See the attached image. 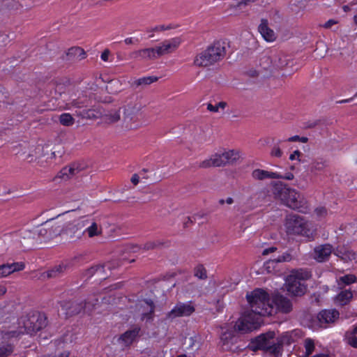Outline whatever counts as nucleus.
Masks as SVG:
<instances>
[{
  "label": "nucleus",
  "instance_id": "nucleus-16",
  "mask_svg": "<svg viewBox=\"0 0 357 357\" xmlns=\"http://www.w3.org/2000/svg\"><path fill=\"white\" fill-rule=\"evenodd\" d=\"M287 291L294 296H301L307 291V286L305 282L299 280L288 279Z\"/></svg>",
  "mask_w": 357,
  "mask_h": 357
},
{
  "label": "nucleus",
  "instance_id": "nucleus-4",
  "mask_svg": "<svg viewBox=\"0 0 357 357\" xmlns=\"http://www.w3.org/2000/svg\"><path fill=\"white\" fill-rule=\"evenodd\" d=\"M228 44L222 40L214 41L207 48L197 54L194 59V65L198 67H208L222 61L226 56Z\"/></svg>",
  "mask_w": 357,
  "mask_h": 357
},
{
  "label": "nucleus",
  "instance_id": "nucleus-5",
  "mask_svg": "<svg viewBox=\"0 0 357 357\" xmlns=\"http://www.w3.org/2000/svg\"><path fill=\"white\" fill-rule=\"evenodd\" d=\"M285 227L289 234L300 235L307 238L312 237L313 232L309 222L298 215L287 216Z\"/></svg>",
  "mask_w": 357,
  "mask_h": 357
},
{
  "label": "nucleus",
  "instance_id": "nucleus-46",
  "mask_svg": "<svg viewBox=\"0 0 357 357\" xmlns=\"http://www.w3.org/2000/svg\"><path fill=\"white\" fill-rule=\"evenodd\" d=\"M305 354L307 356H310L312 354L314 350V341L310 338H307L305 340Z\"/></svg>",
  "mask_w": 357,
  "mask_h": 357
},
{
  "label": "nucleus",
  "instance_id": "nucleus-23",
  "mask_svg": "<svg viewBox=\"0 0 357 357\" xmlns=\"http://www.w3.org/2000/svg\"><path fill=\"white\" fill-rule=\"evenodd\" d=\"M334 254L344 262L356 260L357 254L351 250L345 248L344 245L337 246L334 250Z\"/></svg>",
  "mask_w": 357,
  "mask_h": 357
},
{
  "label": "nucleus",
  "instance_id": "nucleus-52",
  "mask_svg": "<svg viewBox=\"0 0 357 357\" xmlns=\"http://www.w3.org/2000/svg\"><path fill=\"white\" fill-rule=\"evenodd\" d=\"M174 50H176L181 44V40L180 38H174L169 40H167Z\"/></svg>",
  "mask_w": 357,
  "mask_h": 357
},
{
  "label": "nucleus",
  "instance_id": "nucleus-11",
  "mask_svg": "<svg viewBox=\"0 0 357 357\" xmlns=\"http://www.w3.org/2000/svg\"><path fill=\"white\" fill-rule=\"evenodd\" d=\"M272 303L274 304L273 314L278 312L288 314L292 311V303L291 301L280 294L273 296Z\"/></svg>",
  "mask_w": 357,
  "mask_h": 357
},
{
  "label": "nucleus",
  "instance_id": "nucleus-17",
  "mask_svg": "<svg viewBox=\"0 0 357 357\" xmlns=\"http://www.w3.org/2000/svg\"><path fill=\"white\" fill-rule=\"evenodd\" d=\"M339 316L340 313L337 310L335 309H325L318 313L317 318L320 325H322L324 324H328L334 323L339 318Z\"/></svg>",
  "mask_w": 357,
  "mask_h": 357
},
{
  "label": "nucleus",
  "instance_id": "nucleus-32",
  "mask_svg": "<svg viewBox=\"0 0 357 357\" xmlns=\"http://www.w3.org/2000/svg\"><path fill=\"white\" fill-rule=\"evenodd\" d=\"M145 303L149 307V310L142 314V320L146 319L147 321H152L153 320L155 305L151 300H146Z\"/></svg>",
  "mask_w": 357,
  "mask_h": 357
},
{
  "label": "nucleus",
  "instance_id": "nucleus-62",
  "mask_svg": "<svg viewBox=\"0 0 357 357\" xmlns=\"http://www.w3.org/2000/svg\"><path fill=\"white\" fill-rule=\"evenodd\" d=\"M109 55V50H107V49L105 50L101 54V56H100L101 59L105 61H107L108 60Z\"/></svg>",
  "mask_w": 357,
  "mask_h": 357
},
{
  "label": "nucleus",
  "instance_id": "nucleus-21",
  "mask_svg": "<svg viewBox=\"0 0 357 357\" xmlns=\"http://www.w3.org/2000/svg\"><path fill=\"white\" fill-rule=\"evenodd\" d=\"M82 169L83 167H82L79 164L73 163L69 167L62 168L58 173L57 176L64 181H68L73 176L79 174Z\"/></svg>",
  "mask_w": 357,
  "mask_h": 357
},
{
  "label": "nucleus",
  "instance_id": "nucleus-31",
  "mask_svg": "<svg viewBox=\"0 0 357 357\" xmlns=\"http://www.w3.org/2000/svg\"><path fill=\"white\" fill-rule=\"evenodd\" d=\"M83 302V312L91 313L98 303V298L95 296H89Z\"/></svg>",
  "mask_w": 357,
  "mask_h": 357
},
{
  "label": "nucleus",
  "instance_id": "nucleus-25",
  "mask_svg": "<svg viewBox=\"0 0 357 357\" xmlns=\"http://www.w3.org/2000/svg\"><path fill=\"white\" fill-rule=\"evenodd\" d=\"M259 31L262 37L268 42L274 41L275 35L274 31L268 27V22L266 19H261V23L258 27Z\"/></svg>",
  "mask_w": 357,
  "mask_h": 357
},
{
  "label": "nucleus",
  "instance_id": "nucleus-42",
  "mask_svg": "<svg viewBox=\"0 0 357 357\" xmlns=\"http://www.w3.org/2000/svg\"><path fill=\"white\" fill-rule=\"evenodd\" d=\"M50 234H51V238H53L61 234L62 231V227L61 225H59L57 223L52 224L51 221H50Z\"/></svg>",
  "mask_w": 357,
  "mask_h": 357
},
{
  "label": "nucleus",
  "instance_id": "nucleus-22",
  "mask_svg": "<svg viewBox=\"0 0 357 357\" xmlns=\"http://www.w3.org/2000/svg\"><path fill=\"white\" fill-rule=\"evenodd\" d=\"M25 264L23 262L3 264L0 266V277L5 278L14 272L24 270Z\"/></svg>",
  "mask_w": 357,
  "mask_h": 357
},
{
  "label": "nucleus",
  "instance_id": "nucleus-50",
  "mask_svg": "<svg viewBox=\"0 0 357 357\" xmlns=\"http://www.w3.org/2000/svg\"><path fill=\"white\" fill-rule=\"evenodd\" d=\"M204 215L200 214H195L192 217H187L186 220L183 222L184 228L188 227L190 225H192L194 222L196 221L197 218H202Z\"/></svg>",
  "mask_w": 357,
  "mask_h": 357
},
{
  "label": "nucleus",
  "instance_id": "nucleus-12",
  "mask_svg": "<svg viewBox=\"0 0 357 357\" xmlns=\"http://www.w3.org/2000/svg\"><path fill=\"white\" fill-rule=\"evenodd\" d=\"M59 304L66 317H73L83 312V302L82 301H62Z\"/></svg>",
  "mask_w": 357,
  "mask_h": 357
},
{
  "label": "nucleus",
  "instance_id": "nucleus-49",
  "mask_svg": "<svg viewBox=\"0 0 357 357\" xmlns=\"http://www.w3.org/2000/svg\"><path fill=\"white\" fill-rule=\"evenodd\" d=\"M283 142L282 140H278V142L273 147L271 155L277 158H280L282 155V151L280 149L279 144Z\"/></svg>",
  "mask_w": 357,
  "mask_h": 357
},
{
  "label": "nucleus",
  "instance_id": "nucleus-64",
  "mask_svg": "<svg viewBox=\"0 0 357 357\" xmlns=\"http://www.w3.org/2000/svg\"><path fill=\"white\" fill-rule=\"evenodd\" d=\"M139 176L138 174H134L132 176V178H131V182L134 184V185H137L139 183Z\"/></svg>",
  "mask_w": 357,
  "mask_h": 357
},
{
  "label": "nucleus",
  "instance_id": "nucleus-54",
  "mask_svg": "<svg viewBox=\"0 0 357 357\" xmlns=\"http://www.w3.org/2000/svg\"><path fill=\"white\" fill-rule=\"evenodd\" d=\"M129 58L131 59H142V50L132 52L129 54Z\"/></svg>",
  "mask_w": 357,
  "mask_h": 357
},
{
  "label": "nucleus",
  "instance_id": "nucleus-26",
  "mask_svg": "<svg viewBox=\"0 0 357 357\" xmlns=\"http://www.w3.org/2000/svg\"><path fill=\"white\" fill-rule=\"evenodd\" d=\"M66 60L73 62L77 60H82L86 57L85 51L79 47H73L68 49L66 54Z\"/></svg>",
  "mask_w": 357,
  "mask_h": 357
},
{
  "label": "nucleus",
  "instance_id": "nucleus-57",
  "mask_svg": "<svg viewBox=\"0 0 357 357\" xmlns=\"http://www.w3.org/2000/svg\"><path fill=\"white\" fill-rule=\"evenodd\" d=\"M168 27L165 26L164 25L156 26L154 28L147 29V32H153V31H162L168 29Z\"/></svg>",
  "mask_w": 357,
  "mask_h": 357
},
{
  "label": "nucleus",
  "instance_id": "nucleus-27",
  "mask_svg": "<svg viewBox=\"0 0 357 357\" xmlns=\"http://www.w3.org/2000/svg\"><path fill=\"white\" fill-rule=\"evenodd\" d=\"M140 331L141 328L139 326H135L133 328L128 330L123 333L121 335L120 340L123 342L126 346H129L139 335Z\"/></svg>",
  "mask_w": 357,
  "mask_h": 357
},
{
  "label": "nucleus",
  "instance_id": "nucleus-18",
  "mask_svg": "<svg viewBox=\"0 0 357 357\" xmlns=\"http://www.w3.org/2000/svg\"><path fill=\"white\" fill-rule=\"evenodd\" d=\"M19 242L24 250L31 249V247L37 241L33 229L21 231L19 234Z\"/></svg>",
  "mask_w": 357,
  "mask_h": 357
},
{
  "label": "nucleus",
  "instance_id": "nucleus-53",
  "mask_svg": "<svg viewBox=\"0 0 357 357\" xmlns=\"http://www.w3.org/2000/svg\"><path fill=\"white\" fill-rule=\"evenodd\" d=\"M256 0H236L235 8H242L243 6H248L250 3L255 2Z\"/></svg>",
  "mask_w": 357,
  "mask_h": 357
},
{
  "label": "nucleus",
  "instance_id": "nucleus-28",
  "mask_svg": "<svg viewBox=\"0 0 357 357\" xmlns=\"http://www.w3.org/2000/svg\"><path fill=\"white\" fill-rule=\"evenodd\" d=\"M50 220L45 223L33 228L34 233L36 234L37 241H41V238L51 239V234H50Z\"/></svg>",
  "mask_w": 357,
  "mask_h": 357
},
{
  "label": "nucleus",
  "instance_id": "nucleus-43",
  "mask_svg": "<svg viewBox=\"0 0 357 357\" xmlns=\"http://www.w3.org/2000/svg\"><path fill=\"white\" fill-rule=\"evenodd\" d=\"M14 351L13 346L10 344H7L0 347V357H8L10 356Z\"/></svg>",
  "mask_w": 357,
  "mask_h": 357
},
{
  "label": "nucleus",
  "instance_id": "nucleus-20",
  "mask_svg": "<svg viewBox=\"0 0 357 357\" xmlns=\"http://www.w3.org/2000/svg\"><path fill=\"white\" fill-rule=\"evenodd\" d=\"M334 250L330 244H324L314 248V259L318 262L327 261Z\"/></svg>",
  "mask_w": 357,
  "mask_h": 357
},
{
  "label": "nucleus",
  "instance_id": "nucleus-37",
  "mask_svg": "<svg viewBox=\"0 0 357 357\" xmlns=\"http://www.w3.org/2000/svg\"><path fill=\"white\" fill-rule=\"evenodd\" d=\"M142 59H154L157 56L156 47L142 49Z\"/></svg>",
  "mask_w": 357,
  "mask_h": 357
},
{
  "label": "nucleus",
  "instance_id": "nucleus-29",
  "mask_svg": "<svg viewBox=\"0 0 357 357\" xmlns=\"http://www.w3.org/2000/svg\"><path fill=\"white\" fill-rule=\"evenodd\" d=\"M252 176L256 179L262 181L266 178H278L282 177V175L273 172H268L264 169H256L252 172Z\"/></svg>",
  "mask_w": 357,
  "mask_h": 357
},
{
  "label": "nucleus",
  "instance_id": "nucleus-7",
  "mask_svg": "<svg viewBox=\"0 0 357 357\" xmlns=\"http://www.w3.org/2000/svg\"><path fill=\"white\" fill-rule=\"evenodd\" d=\"M23 326L27 333H36L44 328L47 324V317L45 314L38 312H29L23 318Z\"/></svg>",
  "mask_w": 357,
  "mask_h": 357
},
{
  "label": "nucleus",
  "instance_id": "nucleus-35",
  "mask_svg": "<svg viewBox=\"0 0 357 357\" xmlns=\"http://www.w3.org/2000/svg\"><path fill=\"white\" fill-rule=\"evenodd\" d=\"M156 50L158 57L174 51L167 40L164 41L161 46L156 47Z\"/></svg>",
  "mask_w": 357,
  "mask_h": 357
},
{
  "label": "nucleus",
  "instance_id": "nucleus-6",
  "mask_svg": "<svg viewBox=\"0 0 357 357\" xmlns=\"http://www.w3.org/2000/svg\"><path fill=\"white\" fill-rule=\"evenodd\" d=\"M91 102L92 93H89L86 88L84 89L75 88L69 96L66 107L68 109H82L89 107Z\"/></svg>",
  "mask_w": 357,
  "mask_h": 357
},
{
  "label": "nucleus",
  "instance_id": "nucleus-61",
  "mask_svg": "<svg viewBox=\"0 0 357 357\" xmlns=\"http://www.w3.org/2000/svg\"><path fill=\"white\" fill-rule=\"evenodd\" d=\"M302 155L301 152L298 150L294 151L289 156V159L291 160H294L296 159V157H300Z\"/></svg>",
  "mask_w": 357,
  "mask_h": 357
},
{
  "label": "nucleus",
  "instance_id": "nucleus-48",
  "mask_svg": "<svg viewBox=\"0 0 357 357\" xmlns=\"http://www.w3.org/2000/svg\"><path fill=\"white\" fill-rule=\"evenodd\" d=\"M227 106V102L221 101L218 102L216 105H213L211 103H208L207 105V109L210 112H218L219 108L225 109Z\"/></svg>",
  "mask_w": 357,
  "mask_h": 357
},
{
  "label": "nucleus",
  "instance_id": "nucleus-19",
  "mask_svg": "<svg viewBox=\"0 0 357 357\" xmlns=\"http://www.w3.org/2000/svg\"><path fill=\"white\" fill-rule=\"evenodd\" d=\"M238 337L235 335L234 331H225L224 332L220 337L222 342V347L224 350L227 351H234L236 348L233 347L237 341Z\"/></svg>",
  "mask_w": 357,
  "mask_h": 357
},
{
  "label": "nucleus",
  "instance_id": "nucleus-56",
  "mask_svg": "<svg viewBox=\"0 0 357 357\" xmlns=\"http://www.w3.org/2000/svg\"><path fill=\"white\" fill-rule=\"evenodd\" d=\"M70 356V352L68 351H64L60 354H46L44 355L43 357H68Z\"/></svg>",
  "mask_w": 357,
  "mask_h": 357
},
{
  "label": "nucleus",
  "instance_id": "nucleus-15",
  "mask_svg": "<svg viewBox=\"0 0 357 357\" xmlns=\"http://www.w3.org/2000/svg\"><path fill=\"white\" fill-rule=\"evenodd\" d=\"M84 233L85 230L82 222L77 224H69L65 230V234L67 235L68 239L72 242L81 238Z\"/></svg>",
  "mask_w": 357,
  "mask_h": 357
},
{
  "label": "nucleus",
  "instance_id": "nucleus-9",
  "mask_svg": "<svg viewBox=\"0 0 357 357\" xmlns=\"http://www.w3.org/2000/svg\"><path fill=\"white\" fill-rule=\"evenodd\" d=\"M213 160V167H221L227 165H232L239 158L238 152L234 150L216 153L212 155Z\"/></svg>",
  "mask_w": 357,
  "mask_h": 357
},
{
  "label": "nucleus",
  "instance_id": "nucleus-38",
  "mask_svg": "<svg viewBox=\"0 0 357 357\" xmlns=\"http://www.w3.org/2000/svg\"><path fill=\"white\" fill-rule=\"evenodd\" d=\"M59 122L63 126H70L74 124L75 119L71 114L68 113H63L59 116Z\"/></svg>",
  "mask_w": 357,
  "mask_h": 357
},
{
  "label": "nucleus",
  "instance_id": "nucleus-44",
  "mask_svg": "<svg viewBox=\"0 0 357 357\" xmlns=\"http://www.w3.org/2000/svg\"><path fill=\"white\" fill-rule=\"evenodd\" d=\"M327 166L326 162L323 160H316L311 163L310 169L313 171H322Z\"/></svg>",
  "mask_w": 357,
  "mask_h": 357
},
{
  "label": "nucleus",
  "instance_id": "nucleus-33",
  "mask_svg": "<svg viewBox=\"0 0 357 357\" xmlns=\"http://www.w3.org/2000/svg\"><path fill=\"white\" fill-rule=\"evenodd\" d=\"M82 119H97L100 116V112L92 109H84L77 113Z\"/></svg>",
  "mask_w": 357,
  "mask_h": 357
},
{
  "label": "nucleus",
  "instance_id": "nucleus-60",
  "mask_svg": "<svg viewBox=\"0 0 357 357\" xmlns=\"http://www.w3.org/2000/svg\"><path fill=\"white\" fill-rule=\"evenodd\" d=\"M335 24H337V21L334 20H329L323 25V26L326 29H330L333 25Z\"/></svg>",
  "mask_w": 357,
  "mask_h": 357
},
{
  "label": "nucleus",
  "instance_id": "nucleus-24",
  "mask_svg": "<svg viewBox=\"0 0 357 357\" xmlns=\"http://www.w3.org/2000/svg\"><path fill=\"white\" fill-rule=\"evenodd\" d=\"M293 259V257L289 252H286L282 253L281 255H279L276 258H273L271 259H269L264 264L265 268L268 271L271 272L272 269L275 268V264L277 263H282V262H289L291 261Z\"/></svg>",
  "mask_w": 357,
  "mask_h": 357
},
{
  "label": "nucleus",
  "instance_id": "nucleus-47",
  "mask_svg": "<svg viewBox=\"0 0 357 357\" xmlns=\"http://www.w3.org/2000/svg\"><path fill=\"white\" fill-rule=\"evenodd\" d=\"M121 109L119 108L116 111L111 112L108 115V119L112 123L117 122L121 119Z\"/></svg>",
  "mask_w": 357,
  "mask_h": 357
},
{
  "label": "nucleus",
  "instance_id": "nucleus-36",
  "mask_svg": "<svg viewBox=\"0 0 357 357\" xmlns=\"http://www.w3.org/2000/svg\"><path fill=\"white\" fill-rule=\"evenodd\" d=\"M167 243V242H165L160 240L149 241L144 245L143 249L146 250L159 249Z\"/></svg>",
  "mask_w": 357,
  "mask_h": 357
},
{
  "label": "nucleus",
  "instance_id": "nucleus-10",
  "mask_svg": "<svg viewBox=\"0 0 357 357\" xmlns=\"http://www.w3.org/2000/svg\"><path fill=\"white\" fill-rule=\"evenodd\" d=\"M73 266L70 261L61 262L59 264L54 265L47 271L41 273L43 280L56 279L61 277L65 272Z\"/></svg>",
  "mask_w": 357,
  "mask_h": 357
},
{
  "label": "nucleus",
  "instance_id": "nucleus-58",
  "mask_svg": "<svg viewBox=\"0 0 357 357\" xmlns=\"http://www.w3.org/2000/svg\"><path fill=\"white\" fill-rule=\"evenodd\" d=\"M348 342L351 347L357 348V335L349 337Z\"/></svg>",
  "mask_w": 357,
  "mask_h": 357
},
{
  "label": "nucleus",
  "instance_id": "nucleus-39",
  "mask_svg": "<svg viewBox=\"0 0 357 357\" xmlns=\"http://www.w3.org/2000/svg\"><path fill=\"white\" fill-rule=\"evenodd\" d=\"M194 275L200 280H206L208 278L206 270L202 264H199L195 268Z\"/></svg>",
  "mask_w": 357,
  "mask_h": 357
},
{
  "label": "nucleus",
  "instance_id": "nucleus-34",
  "mask_svg": "<svg viewBox=\"0 0 357 357\" xmlns=\"http://www.w3.org/2000/svg\"><path fill=\"white\" fill-rule=\"evenodd\" d=\"M158 80V77L155 76L144 77L135 80L133 83L134 86H146L151 84Z\"/></svg>",
  "mask_w": 357,
  "mask_h": 357
},
{
  "label": "nucleus",
  "instance_id": "nucleus-8",
  "mask_svg": "<svg viewBox=\"0 0 357 357\" xmlns=\"http://www.w3.org/2000/svg\"><path fill=\"white\" fill-rule=\"evenodd\" d=\"M142 108V105L137 98L121 107L123 112L122 121L126 128H132V123L136 121Z\"/></svg>",
  "mask_w": 357,
  "mask_h": 357
},
{
  "label": "nucleus",
  "instance_id": "nucleus-2",
  "mask_svg": "<svg viewBox=\"0 0 357 357\" xmlns=\"http://www.w3.org/2000/svg\"><path fill=\"white\" fill-rule=\"evenodd\" d=\"M275 337V333L274 331H270L262 333L251 339L248 348L252 351L261 350L272 356H279L282 355L283 345L288 340V337L283 335L281 337H278L276 341L274 340Z\"/></svg>",
  "mask_w": 357,
  "mask_h": 357
},
{
  "label": "nucleus",
  "instance_id": "nucleus-51",
  "mask_svg": "<svg viewBox=\"0 0 357 357\" xmlns=\"http://www.w3.org/2000/svg\"><path fill=\"white\" fill-rule=\"evenodd\" d=\"M141 248L138 245L128 244L123 247V251L127 252H136Z\"/></svg>",
  "mask_w": 357,
  "mask_h": 357
},
{
  "label": "nucleus",
  "instance_id": "nucleus-55",
  "mask_svg": "<svg viewBox=\"0 0 357 357\" xmlns=\"http://www.w3.org/2000/svg\"><path fill=\"white\" fill-rule=\"evenodd\" d=\"M199 167L202 168H208L210 167H213V158L211 157V158H209L208 160H205L202 161L200 163Z\"/></svg>",
  "mask_w": 357,
  "mask_h": 357
},
{
  "label": "nucleus",
  "instance_id": "nucleus-40",
  "mask_svg": "<svg viewBox=\"0 0 357 357\" xmlns=\"http://www.w3.org/2000/svg\"><path fill=\"white\" fill-rule=\"evenodd\" d=\"M85 232H87L90 238L98 236L101 234V230L98 229L96 222H93L91 226L84 229Z\"/></svg>",
  "mask_w": 357,
  "mask_h": 357
},
{
  "label": "nucleus",
  "instance_id": "nucleus-13",
  "mask_svg": "<svg viewBox=\"0 0 357 357\" xmlns=\"http://www.w3.org/2000/svg\"><path fill=\"white\" fill-rule=\"evenodd\" d=\"M106 269L109 271L112 269L110 263L92 266L91 267L86 269L83 272L82 275L84 277L86 278V280L91 278L92 276L95 275H97L99 279L105 280L107 278Z\"/></svg>",
  "mask_w": 357,
  "mask_h": 357
},
{
  "label": "nucleus",
  "instance_id": "nucleus-45",
  "mask_svg": "<svg viewBox=\"0 0 357 357\" xmlns=\"http://www.w3.org/2000/svg\"><path fill=\"white\" fill-rule=\"evenodd\" d=\"M340 281L346 285H349L357 281L356 275L352 274H347L340 278Z\"/></svg>",
  "mask_w": 357,
  "mask_h": 357
},
{
  "label": "nucleus",
  "instance_id": "nucleus-30",
  "mask_svg": "<svg viewBox=\"0 0 357 357\" xmlns=\"http://www.w3.org/2000/svg\"><path fill=\"white\" fill-rule=\"evenodd\" d=\"M353 298V293L350 290H344L340 291L335 298L337 304L344 306L347 305Z\"/></svg>",
  "mask_w": 357,
  "mask_h": 357
},
{
  "label": "nucleus",
  "instance_id": "nucleus-59",
  "mask_svg": "<svg viewBox=\"0 0 357 357\" xmlns=\"http://www.w3.org/2000/svg\"><path fill=\"white\" fill-rule=\"evenodd\" d=\"M275 250H277V248L274 247V246H272L271 248H266V249L264 250L263 252H262V255H268L270 253L274 252Z\"/></svg>",
  "mask_w": 357,
  "mask_h": 357
},
{
  "label": "nucleus",
  "instance_id": "nucleus-14",
  "mask_svg": "<svg viewBox=\"0 0 357 357\" xmlns=\"http://www.w3.org/2000/svg\"><path fill=\"white\" fill-rule=\"evenodd\" d=\"M194 306L189 303H177L174 307L168 313V317L174 319L178 317L190 316L195 312Z\"/></svg>",
  "mask_w": 357,
  "mask_h": 357
},
{
  "label": "nucleus",
  "instance_id": "nucleus-1",
  "mask_svg": "<svg viewBox=\"0 0 357 357\" xmlns=\"http://www.w3.org/2000/svg\"><path fill=\"white\" fill-rule=\"evenodd\" d=\"M246 299L250 310L245 311L235 325V329L242 333L250 331L254 324L258 323L260 317L271 316L274 311L269 294L262 289L257 288L248 292Z\"/></svg>",
  "mask_w": 357,
  "mask_h": 357
},
{
  "label": "nucleus",
  "instance_id": "nucleus-3",
  "mask_svg": "<svg viewBox=\"0 0 357 357\" xmlns=\"http://www.w3.org/2000/svg\"><path fill=\"white\" fill-rule=\"evenodd\" d=\"M271 185L272 192L275 199L280 200L290 208L303 212L305 202L298 192L282 181H273Z\"/></svg>",
  "mask_w": 357,
  "mask_h": 357
},
{
  "label": "nucleus",
  "instance_id": "nucleus-41",
  "mask_svg": "<svg viewBox=\"0 0 357 357\" xmlns=\"http://www.w3.org/2000/svg\"><path fill=\"white\" fill-rule=\"evenodd\" d=\"M310 275L307 271H296L294 274L289 276L291 279L299 280L300 281L305 282V280L310 278Z\"/></svg>",
  "mask_w": 357,
  "mask_h": 357
},
{
  "label": "nucleus",
  "instance_id": "nucleus-63",
  "mask_svg": "<svg viewBox=\"0 0 357 357\" xmlns=\"http://www.w3.org/2000/svg\"><path fill=\"white\" fill-rule=\"evenodd\" d=\"M124 42L126 45L135 44L139 42L138 39L134 40L132 38H127L124 40Z\"/></svg>",
  "mask_w": 357,
  "mask_h": 357
}]
</instances>
